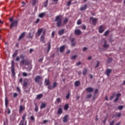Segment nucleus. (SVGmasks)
Listing matches in <instances>:
<instances>
[{
  "instance_id": "obj_1",
  "label": "nucleus",
  "mask_w": 125,
  "mask_h": 125,
  "mask_svg": "<svg viewBox=\"0 0 125 125\" xmlns=\"http://www.w3.org/2000/svg\"><path fill=\"white\" fill-rule=\"evenodd\" d=\"M57 22V27H61L62 26V18L60 16H57L55 20Z\"/></svg>"
},
{
  "instance_id": "obj_2",
  "label": "nucleus",
  "mask_w": 125,
  "mask_h": 125,
  "mask_svg": "<svg viewBox=\"0 0 125 125\" xmlns=\"http://www.w3.org/2000/svg\"><path fill=\"white\" fill-rule=\"evenodd\" d=\"M18 26V20H14L12 22L10 25V29H13V27H17Z\"/></svg>"
},
{
  "instance_id": "obj_3",
  "label": "nucleus",
  "mask_w": 125,
  "mask_h": 125,
  "mask_svg": "<svg viewBox=\"0 0 125 125\" xmlns=\"http://www.w3.org/2000/svg\"><path fill=\"white\" fill-rule=\"evenodd\" d=\"M90 21H92V23L94 26H95L96 24H97L98 19L96 18H94L93 17H91L90 19Z\"/></svg>"
},
{
  "instance_id": "obj_4",
  "label": "nucleus",
  "mask_w": 125,
  "mask_h": 125,
  "mask_svg": "<svg viewBox=\"0 0 125 125\" xmlns=\"http://www.w3.org/2000/svg\"><path fill=\"white\" fill-rule=\"evenodd\" d=\"M26 117H27V114H24L22 115V120L20 122V125H24V123L26 120Z\"/></svg>"
},
{
  "instance_id": "obj_5",
  "label": "nucleus",
  "mask_w": 125,
  "mask_h": 125,
  "mask_svg": "<svg viewBox=\"0 0 125 125\" xmlns=\"http://www.w3.org/2000/svg\"><path fill=\"white\" fill-rule=\"evenodd\" d=\"M35 34V31L32 29L29 33V39H33L34 35Z\"/></svg>"
},
{
  "instance_id": "obj_6",
  "label": "nucleus",
  "mask_w": 125,
  "mask_h": 125,
  "mask_svg": "<svg viewBox=\"0 0 125 125\" xmlns=\"http://www.w3.org/2000/svg\"><path fill=\"white\" fill-rule=\"evenodd\" d=\"M104 31H105V28H104V27H103V25L100 26V27H99V32L100 34H102V33H103Z\"/></svg>"
},
{
  "instance_id": "obj_7",
  "label": "nucleus",
  "mask_w": 125,
  "mask_h": 125,
  "mask_svg": "<svg viewBox=\"0 0 125 125\" xmlns=\"http://www.w3.org/2000/svg\"><path fill=\"white\" fill-rule=\"evenodd\" d=\"M25 36H26V32H22V34L19 37V41H21L22 39H24Z\"/></svg>"
},
{
  "instance_id": "obj_8",
  "label": "nucleus",
  "mask_w": 125,
  "mask_h": 125,
  "mask_svg": "<svg viewBox=\"0 0 125 125\" xmlns=\"http://www.w3.org/2000/svg\"><path fill=\"white\" fill-rule=\"evenodd\" d=\"M42 79V77H41L40 76H37L35 78V83H40V80Z\"/></svg>"
},
{
  "instance_id": "obj_9",
  "label": "nucleus",
  "mask_w": 125,
  "mask_h": 125,
  "mask_svg": "<svg viewBox=\"0 0 125 125\" xmlns=\"http://www.w3.org/2000/svg\"><path fill=\"white\" fill-rule=\"evenodd\" d=\"M21 64H22V65H29V62H28V61H27V60H22L21 61Z\"/></svg>"
},
{
  "instance_id": "obj_10",
  "label": "nucleus",
  "mask_w": 125,
  "mask_h": 125,
  "mask_svg": "<svg viewBox=\"0 0 125 125\" xmlns=\"http://www.w3.org/2000/svg\"><path fill=\"white\" fill-rule=\"evenodd\" d=\"M42 30H43L42 28L39 29L37 31V33H36V36H37V37H40L42 33Z\"/></svg>"
},
{
  "instance_id": "obj_11",
  "label": "nucleus",
  "mask_w": 125,
  "mask_h": 125,
  "mask_svg": "<svg viewBox=\"0 0 125 125\" xmlns=\"http://www.w3.org/2000/svg\"><path fill=\"white\" fill-rule=\"evenodd\" d=\"M111 72H112L111 69H106V70L105 71V75H106V76H107V77H109L110 74H111Z\"/></svg>"
},
{
  "instance_id": "obj_12",
  "label": "nucleus",
  "mask_w": 125,
  "mask_h": 125,
  "mask_svg": "<svg viewBox=\"0 0 125 125\" xmlns=\"http://www.w3.org/2000/svg\"><path fill=\"white\" fill-rule=\"evenodd\" d=\"M25 110V106L23 105H20V110H19V113L20 114H21L23 111Z\"/></svg>"
},
{
  "instance_id": "obj_13",
  "label": "nucleus",
  "mask_w": 125,
  "mask_h": 125,
  "mask_svg": "<svg viewBox=\"0 0 125 125\" xmlns=\"http://www.w3.org/2000/svg\"><path fill=\"white\" fill-rule=\"evenodd\" d=\"M86 8H87V5L85 4L83 6L81 7L80 9L81 11H83V10H85Z\"/></svg>"
},
{
  "instance_id": "obj_14",
  "label": "nucleus",
  "mask_w": 125,
  "mask_h": 125,
  "mask_svg": "<svg viewBox=\"0 0 125 125\" xmlns=\"http://www.w3.org/2000/svg\"><path fill=\"white\" fill-rule=\"evenodd\" d=\"M75 35H81V34H82V31H81V30L80 29H76L75 30Z\"/></svg>"
},
{
  "instance_id": "obj_15",
  "label": "nucleus",
  "mask_w": 125,
  "mask_h": 125,
  "mask_svg": "<svg viewBox=\"0 0 125 125\" xmlns=\"http://www.w3.org/2000/svg\"><path fill=\"white\" fill-rule=\"evenodd\" d=\"M62 113H63V109H62V108L61 107L59 108L57 111L58 115H61Z\"/></svg>"
},
{
  "instance_id": "obj_16",
  "label": "nucleus",
  "mask_w": 125,
  "mask_h": 125,
  "mask_svg": "<svg viewBox=\"0 0 125 125\" xmlns=\"http://www.w3.org/2000/svg\"><path fill=\"white\" fill-rule=\"evenodd\" d=\"M18 55V50H16L13 53V55H12V57L13 58H15V57H16V56H17V55Z\"/></svg>"
},
{
  "instance_id": "obj_17",
  "label": "nucleus",
  "mask_w": 125,
  "mask_h": 125,
  "mask_svg": "<svg viewBox=\"0 0 125 125\" xmlns=\"http://www.w3.org/2000/svg\"><path fill=\"white\" fill-rule=\"evenodd\" d=\"M40 41L41 42H43L44 43L45 42V41H44V34H43L41 36L40 38Z\"/></svg>"
},
{
  "instance_id": "obj_18",
  "label": "nucleus",
  "mask_w": 125,
  "mask_h": 125,
  "mask_svg": "<svg viewBox=\"0 0 125 125\" xmlns=\"http://www.w3.org/2000/svg\"><path fill=\"white\" fill-rule=\"evenodd\" d=\"M86 91H87V92H92V91H93V88L90 87H87L86 89Z\"/></svg>"
},
{
  "instance_id": "obj_19",
  "label": "nucleus",
  "mask_w": 125,
  "mask_h": 125,
  "mask_svg": "<svg viewBox=\"0 0 125 125\" xmlns=\"http://www.w3.org/2000/svg\"><path fill=\"white\" fill-rule=\"evenodd\" d=\"M103 47L104 48H108L109 47V44H107V41H104V43L103 45Z\"/></svg>"
},
{
  "instance_id": "obj_20",
  "label": "nucleus",
  "mask_w": 125,
  "mask_h": 125,
  "mask_svg": "<svg viewBox=\"0 0 125 125\" xmlns=\"http://www.w3.org/2000/svg\"><path fill=\"white\" fill-rule=\"evenodd\" d=\"M51 48V44L50 43V42H48V47H47V53H48V52H49Z\"/></svg>"
},
{
  "instance_id": "obj_21",
  "label": "nucleus",
  "mask_w": 125,
  "mask_h": 125,
  "mask_svg": "<svg viewBox=\"0 0 125 125\" xmlns=\"http://www.w3.org/2000/svg\"><path fill=\"white\" fill-rule=\"evenodd\" d=\"M64 50H65V45L61 46L60 48V52H61V53L63 52Z\"/></svg>"
},
{
  "instance_id": "obj_22",
  "label": "nucleus",
  "mask_w": 125,
  "mask_h": 125,
  "mask_svg": "<svg viewBox=\"0 0 125 125\" xmlns=\"http://www.w3.org/2000/svg\"><path fill=\"white\" fill-rule=\"evenodd\" d=\"M63 123H67L68 122V115H65L63 119Z\"/></svg>"
},
{
  "instance_id": "obj_23",
  "label": "nucleus",
  "mask_w": 125,
  "mask_h": 125,
  "mask_svg": "<svg viewBox=\"0 0 125 125\" xmlns=\"http://www.w3.org/2000/svg\"><path fill=\"white\" fill-rule=\"evenodd\" d=\"M80 84H81V82H80V81H76L74 83V85L76 87L79 86V85H80Z\"/></svg>"
},
{
  "instance_id": "obj_24",
  "label": "nucleus",
  "mask_w": 125,
  "mask_h": 125,
  "mask_svg": "<svg viewBox=\"0 0 125 125\" xmlns=\"http://www.w3.org/2000/svg\"><path fill=\"white\" fill-rule=\"evenodd\" d=\"M64 29H62L61 30H60L58 32V34L60 36H62V35H63V34H64Z\"/></svg>"
},
{
  "instance_id": "obj_25",
  "label": "nucleus",
  "mask_w": 125,
  "mask_h": 125,
  "mask_svg": "<svg viewBox=\"0 0 125 125\" xmlns=\"http://www.w3.org/2000/svg\"><path fill=\"white\" fill-rule=\"evenodd\" d=\"M46 107V104L42 103L41 106H40L41 109H43Z\"/></svg>"
},
{
  "instance_id": "obj_26",
  "label": "nucleus",
  "mask_w": 125,
  "mask_h": 125,
  "mask_svg": "<svg viewBox=\"0 0 125 125\" xmlns=\"http://www.w3.org/2000/svg\"><path fill=\"white\" fill-rule=\"evenodd\" d=\"M70 96H71V91H68V93L66 96V99H69V98H70Z\"/></svg>"
},
{
  "instance_id": "obj_27",
  "label": "nucleus",
  "mask_w": 125,
  "mask_h": 125,
  "mask_svg": "<svg viewBox=\"0 0 125 125\" xmlns=\"http://www.w3.org/2000/svg\"><path fill=\"white\" fill-rule=\"evenodd\" d=\"M115 96H116V93H113L112 94V95L109 98V100H113Z\"/></svg>"
},
{
  "instance_id": "obj_28",
  "label": "nucleus",
  "mask_w": 125,
  "mask_h": 125,
  "mask_svg": "<svg viewBox=\"0 0 125 125\" xmlns=\"http://www.w3.org/2000/svg\"><path fill=\"white\" fill-rule=\"evenodd\" d=\"M5 105L6 108H7V106L8 105V100H7V98H5Z\"/></svg>"
},
{
  "instance_id": "obj_29",
  "label": "nucleus",
  "mask_w": 125,
  "mask_h": 125,
  "mask_svg": "<svg viewBox=\"0 0 125 125\" xmlns=\"http://www.w3.org/2000/svg\"><path fill=\"white\" fill-rule=\"evenodd\" d=\"M42 96H43L42 94H40L37 96L36 98H37V99H41V98H42Z\"/></svg>"
},
{
  "instance_id": "obj_30",
  "label": "nucleus",
  "mask_w": 125,
  "mask_h": 125,
  "mask_svg": "<svg viewBox=\"0 0 125 125\" xmlns=\"http://www.w3.org/2000/svg\"><path fill=\"white\" fill-rule=\"evenodd\" d=\"M86 73H87V69L85 68L83 70V75L85 76V75H86Z\"/></svg>"
},
{
  "instance_id": "obj_31",
  "label": "nucleus",
  "mask_w": 125,
  "mask_h": 125,
  "mask_svg": "<svg viewBox=\"0 0 125 125\" xmlns=\"http://www.w3.org/2000/svg\"><path fill=\"white\" fill-rule=\"evenodd\" d=\"M48 4V0H46L43 3V6L44 7H47V4Z\"/></svg>"
},
{
  "instance_id": "obj_32",
  "label": "nucleus",
  "mask_w": 125,
  "mask_h": 125,
  "mask_svg": "<svg viewBox=\"0 0 125 125\" xmlns=\"http://www.w3.org/2000/svg\"><path fill=\"white\" fill-rule=\"evenodd\" d=\"M11 71L12 75L14 77L15 76V70L14 68H11Z\"/></svg>"
},
{
  "instance_id": "obj_33",
  "label": "nucleus",
  "mask_w": 125,
  "mask_h": 125,
  "mask_svg": "<svg viewBox=\"0 0 125 125\" xmlns=\"http://www.w3.org/2000/svg\"><path fill=\"white\" fill-rule=\"evenodd\" d=\"M45 14V13H42L39 15V17H40V18H42L44 16Z\"/></svg>"
},
{
  "instance_id": "obj_34",
  "label": "nucleus",
  "mask_w": 125,
  "mask_h": 125,
  "mask_svg": "<svg viewBox=\"0 0 125 125\" xmlns=\"http://www.w3.org/2000/svg\"><path fill=\"white\" fill-rule=\"evenodd\" d=\"M37 0H32V4L33 6H35L36 5V3H37Z\"/></svg>"
},
{
  "instance_id": "obj_35",
  "label": "nucleus",
  "mask_w": 125,
  "mask_h": 125,
  "mask_svg": "<svg viewBox=\"0 0 125 125\" xmlns=\"http://www.w3.org/2000/svg\"><path fill=\"white\" fill-rule=\"evenodd\" d=\"M45 83L46 85H49L50 83H49V80H47V79H45Z\"/></svg>"
},
{
  "instance_id": "obj_36",
  "label": "nucleus",
  "mask_w": 125,
  "mask_h": 125,
  "mask_svg": "<svg viewBox=\"0 0 125 125\" xmlns=\"http://www.w3.org/2000/svg\"><path fill=\"white\" fill-rule=\"evenodd\" d=\"M28 85V81H25L23 82V87H26V86Z\"/></svg>"
},
{
  "instance_id": "obj_37",
  "label": "nucleus",
  "mask_w": 125,
  "mask_h": 125,
  "mask_svg": "<svg viewBox=\"0 0 125 125\" xmlns=\"http://www.w3.org/2000/svg\"><path fill=\"white\" fill-rule=\"evenodd\" d=\"M109 33H110V31L107 30L104 32V36H105V37H107L108 35H109Z\"/></svg>"
},
{
  "instance_id": "obj_38",
  "label": "nucleus",
  "mask_w": 125,
  "mask_h": 125,
  "mask_svg": "<svg viewBox=\"0 0 125 125\" xmlns=\"http://www.w3.org/2000/svg\"><path fill=\"white\" fill-rule=\"evenodd\" d=\"M34 111L35 112H38V111H39V107L37 105V103L35 104V108Z\"/></svg>"
},
{
  "instance_id": "obj_39",
  "label": "nucleus",
  "mask_w": 125,
  "mask_h": 125,
  "mask_svg": "<svg viewBox=\"0 0 125 125\" xmlns=\"http://www.w3.org/2000/svg\"><path fill=\"white\" fill-rule=\"evenodd\" d=\"M64 110L66 111L67 110H68V109H69V104H66L64 105Z\"/></svg>"
},
{
  "instance_id": "obj_40",
  "label": "nucleus",
  "mask_w": 125,
  "mask_h": 125,
  "mask_svg": "<svg viewBox=\"0 0 125 125\" xmlns=\"http://www.w3.org/2000/svg\"><path fill=\"white\" fill-rule=\"evenodd\" d=\"M68 21H69V19H68V18H65L63 21V24H66V23H67Z\"/></svg>"
},
{
  "instance_id": "obj_41",
  "label": "nucleus",
  "mask_w": 125,
  "mask_h": 125,
  "mask_svg": "<svg viewBox=\"0 0 125 125\" xmlns=\"http://www.w3.org/2000/svg\"><path fill=\"white\" fill-rule=\"evenodd\" d=\"M58 84L57 83V82H54V83H53V87H54V88H55V87H57Z\"/></svg>"
},
{
  "instance_id": "obj_42",
  "label": "nucleus",
  "mask_w": 125,
  "mask_h": 125,
  "mask_svg": "<svg viewBox=\"0 0 125 125\" xmlns=\"http://www.w3.org/2000/svg\"><path fill=\"white\" fill-rule=\"evenodd\" d=\"M14 64H15V62H14V61H12L11 62V68H14Z\"/></svg>"
},
{
  "instance_id": "obj_43",
  "label": "nucleus",
  "mask_w": 125,
  "mask_h": 125,
  "mask_svg": "<svg viewBox=\"0 0 125 125\" xmlns=\"http://www.w3.org/2000/svg\"><path fill=\"white\" fill-rule=\"evenodd\" d=\"M112 60H113V59H112L111 58H108V60L107 61V63H111V62H112Z\"/></svg>"
},
{
  "instance_id": "obj_44",
  "label": "nucleus",
  "mask_w": 125,
  "mask_h": 125,
  "mask_svg": "<svg viewBox=\"0 0 125 125\" xmlns=\"http://www.w3.org/2000/svg\"><path fill=\"white\" fill-rule=\"evenodd\" d=\"M48 89H50L51 90L53 89V88H54L53 86H52L51 85H48Z\"/></svg>"
},
{
  "instance_id": "obj_45",
  "label": "nucleus",
  "mask_w": 125,
  "mask_h": 125,
  "mask_svg": "<svg viewBox=\"0 0 125 125\" xmlns=\"http://www.w3.org/2000/svg\"><path fill=\"white\" fill-rule=\"evenodd\" d=\"M77 25H81L82 24V21L81 20H78L77 22Z\"/></svg>"
},
{
  "instance_id": "obj_46",
  "label": "nucleus",
  "mask_w": 125,
  "mask_h": 125,
  "mask_svg": "<svg viewBox=\"0 0 125 125\" xmlns=\"http://www.w3.org/2000/svg\"><path fill=\"white\" fill-rule=\"evenodd\" d=\"M118 109H119V110H123V109H124V106H123V105L119 106Z\"/></svg>"
},
{
  "instance_id": "obj_47",
  "label": "nucleus",
  "mask_w": 125,
  "mask_h": 125,
  "mask_svg": "<svg viewBox=\"0 0 125 125\" xmlns=\"http://www.w3.org/2000/svg\"><path fill=\"white\" fill-rule=\"evenodd\" d=\"M122 96V94H120V93H118L116 95V98H118L119 99V98H120V96Z\"/></svg>"
},
{
  "instance_id": "obj_48",
  "label": "nucleus",
  "mask_w": 125,
  "mask_h": 125,
  "mask_svg": "<svg viewBox=\"0 0 125 125\" xmlns=\"http://www.w3.org/2000/svg\"><path fill=\"white\" fill-rule=\"evenodd\" d=\"M22 76L23 77H27V76H28V73L26 72H23L22 73Z\"/></svg>"
},
{
  "instance_id": "obj_49",
  "label": "nucleus",
  "mask_w": 125,
  "mask_h": 125,
  "mask_svg": "<svg viewBox=\"0 0 125 125\" xmlns=\"http://www.w3.org/2000/svg\"><path fill=\"white\" fill-rule=\"evenodd\" d=\"M57 103H58V104H59V103H60V102H61V100L60 99V98H58L57 99Z\"/></svg>"
},
{
  "instance_id": "obj_50",
  "label": "nucleus",
  "mask_w": 125,
  "mask_h": 125,
  "mask_svg": "<svg viewBox=\"0 0 125 125\" xmlns=\"http://www.w3.org/2000/svg\"><path fill=\"white\" fill-rule=\"evenodd\" d=\"M99 64H100L99 61H97V64L95 66V68H98V66H99Z\"/></svg>"
},
{
  "instance_id": "obj_51",
  "label": "nucleus",
  "mask_w": 125,
  "mask_h": 125,
  "mask_svg": "<svg viewBox=\"0 0 125 125\" xmlns=\"http://www.w3.org/2000/svg\"><path fill=\"white\" fill-rule=\"evenodd\" d=\"M91 96H92V95H91V94H89L87 95L86 98H91Z\"/></svg>"
},
{
  "instance_id": "obj_52",
  "label": "nucleus",
  "mask_w": 125,
  "mask_h": 125,
  "mask_svg": "<svg viewBox=\"0 0 125 125\" xmlns=\"http://www.w3.org/2000/svg\"><path fill=\"white\" fill-rule=\"evenodd\" d=\"M18 96V94L17 93H14L13 95V97H17Z\"/></svg>"
},
{
  "instance_id": "obj_53",
  "label": "nucleus",
  "mask_w": 125,
  "mask_h": 125,
  "mask_svg": "<svg viewBox=\"0 0 125 125\" xmlns=\"http://www.w3.org/2000/svg\"><path fill=\"white\" fill-rule=\"evenodd\" d=\"M81 64H82V62H79L76 63V66H80Z\"/></svg>"
},
{
  "instance_id": "obj_54",
  "label": "nucleus",
  "mask_w": 125,
  "mask_h": 125,
  "mask_svg": "<svg viewBox=\"0 0 125 125\" xmlns=\"http://www.w3.org/2000/svg\"><path fill=\"white\" fill-rule=\"evenodd\" d=\"M118 101H119V99H118V98H116L114 100V102L115 103H117V102H118Z\"/></svg>"
},
{
  "instance_id": "obj_55",
  "label": "nucleus",
  "mask_w": 125,
  "mask_h": 125,
  "mask_svg": "<svg viewBox=\"0 0 125 125\" xmlns=\"http://www.w3.org/2000/svg\"><path fill=\"white\" fill-rule=\"evenodd\" d=\"M31 121H35V117H34V116H32L30 117Z\"/></svg>"
},
{
  "instance_id": "obj_56",
  "label": "nucleus",
  "mask_w": 125,
  "mask_h": 125,
  "mask_svg": "<svg viewBox=\"0 0 125 125\" xmlns=\"http://www.w3.org/2000/svg\"><path fill=\"white\" fill-rule=\"evenodd\" d=\"M20 58L21 59H24V58H25V56H24V55L21 54L20 55Z\"/></svg>"
},
{
  "instance_id": "obj_57",
  "label": "nucleus",
  "mask_w": 125,
  "mask_h": 125,
  "mask_svg": "<svg viewBox=\"0 0 125 125\" xmlns=\"http://www.w3.org/2000/svg\"><path fill=\"white\" fill-rule=\"evenodd\" d=\"M54 36H55V32L53 31L52 33V37L54 38Z\"/></svg>"
},
{
  "instance_id": "obj_58",
  "label": "nucleus",
  "mask_w": 125,
  "mask_h": 125,
  "mask_svg": "<svg viewBox=\"0 0 125 125\" xmlns=\"http://www.w3.org/2000/svg\"><path fill=\"white\" fill-rule=\"evenodd\" d=\"M114 124H115V120H113L111 122H110L109 125H114Z\"/></svg>"
},
{
  "instance_id": "obj_59",
  "label": "nucleus",
  "mask_w": 125,
  "mask_h": 125,
  "mask_svg": "<svg viewBox=\"0 0 125 125\" xmlns=\"http://www.w3.org/2000/svg\"><path fill=\"white\" fill-rule=\"evenodd\" d=\"M98 89H96L94 91V95H96V93H98Z\"/></svg>"
},
{
  "instance_id": "obj_60",
  "label": "nucleus",
  "mask_w": 125,
  "mask_h": 125,
  "mask_svg": "<svg viewBox=\"0 0 125 125\" xmlns=\"http://www.w3.org/2000/svg\"><path fill=\"white\" fill-rule=\"evenodd\" d=\"M72 2V1L69 0L67 3V6H69V5H71V3Z\"/></svg>"
},
{
  "instance_id": "obj_61",
  "label": "nucleus",
  "mask_w": 125,
  "mask_h": 125,
  "mask_svg": "<svg viewBox=\"0 0 125 125\" xmlns=\"http://www.w3.org/2000/svg\"><path fill=\"white\" fill-rule=\"evenodd\" d=\"M76 58H77V55H74L72 57V59L75 60Z\"/></svg>"
},
{
  "instance_id": "obj_62",
  "label": "nucleus",
  "mask_w": 125,
  "mask_h": 125,
  "mask_svg": "<svg viewBox=\"0 0 125 125\" xmlns=\"http://www.w3.org/2000/svg\"><path fill=\"white\" fill-rule=\"evenodd\" d=\"M13 20H14L13 18H10L9 19V21H10V22H13V21H14Z\"/></svg>"
},
{
  "instance_id": "obj_63",
  "label": "nucleus",
  "mask_w": 125,
  "mask_h": 125,
  "mask_svg": "<svg viewBox=\"0 0 125 125\" xmlns=\"http://www.w3.org/2000/svg\"><path fill=\"white\" fill-rule=\"evenodd\" d=\"M82 29H83V30H85V29H86V26L83 25L82 27Z\"/></svg>"
},
{
  "instance_id": "obj_64",
  "label": "nucleus",
  "mask_w": 125,
  "mask_h": 125,
  "mask_svg": "<svg viewBox=\"0 0 125 125\" xmlns=\"http://www.w3.org/2000/svg\"><path fill=\"white\" fill-rule=\"evenodd\" d=\"M8 114L9 115L10 113H11V111L9 108H8V111H7Z\"/></svg>"
}]
</instances>
